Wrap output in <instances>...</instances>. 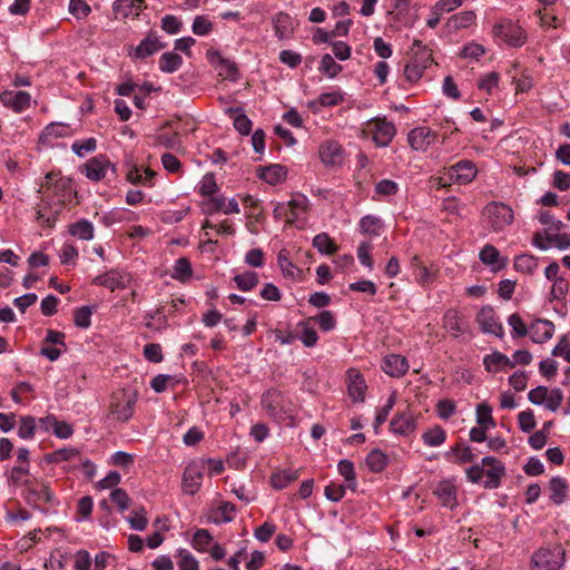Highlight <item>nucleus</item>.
<instances>
[{"instance_id": "f257e3e1", "label": "nucleus", "mask_w": 570, "mask_h": 570, "mask_svg": "<svg viewBox=\"0 0 570 570\" xmlns=\"http://www.w3.org/2000/svg\"><path fill=\"white\" fill-rule=\"evenodd\" d=\"M566 552L560 546L543 547L531 557V570H559L564 563Z\"/></svg>"}, {"instance_id": "f03ea898", "label": "nucleus", "mask_w": 570, "mask_h": 570, "mask_svg": "<svg viewBox=\"0 0 570 570\" xmlns=\"http://www.w3.org/2000/svg\"><path fill=\"white\" fill-rule=\"evenodd\" d=\"M262 405L267 413L276 419H283L293 413V404L279 391L269 390L262 396Z\"/></svg>"}, {"instance_id": "7ed1b4c3", "label": "nucleus", "mask_w": 570, "mask_h": 570, "mask_svg": "<svg viewBox=\"0 0 570 570\" xmlns=\"http://www.w3.org/2000/svg\"><path fill=\"white\" fill-rule=\"evenodd\" d=\"M483 213L488 217L493 230H503L514 219L512 208L503 203H490L484 207Z\"/></svg>"}, {"instance_id": "20e7f679", "label": "nucleus", "mask_w": 570, "mask_h": 570, "mask_svg": "<svg viewBox=\"0 0 570 570\" xmlns=\"http://www.w3.org/2000/svg\"><path fill=\"white\" fill-rule=\"evenodd\" d=\"M135 397L124 390L112 393L109 413L117 421H127L134 413Z\"/></svg>"}, {"instance_id": "39448f33", "label": "nucleus", "mask_w": 570, "mask_h": 570, "mask_svg": "<svg viewBox=\"0 0 570 570\" xmlns=\"http://www.w3.org/2000/svg\"><path fill=\"white\" fill-rule=\"evenodd\" d=\"M108 170L115 171V166L106 155H97L88 159L81 169V173L91 181L102 180Z\"/></svg>"}, {"instance_id": "423d86ee", "label": "nucleus", "mask_w": 570, "mask_h": 570, "mask_svg": "<svg viewBox=\"0 0 570 570\" xmlns=\"http://www.w3.org/2000/svg\"><path fill=\"white\" fill-rule=\"evenodd\" d=\"M23 488V497L27 503L31 505L48 504L55 498L49 485L45 482L31 480Z\"/></svg>"}, {"instance_id": "0eeeda50", "label": "nucleus", "mask_w": 570, "mask_h": 570, "mask_svg": "<svg viewBox=\"0 0 570 570\" xmlns=\"http://www.w3.org/2000/svg\"><path fill=\"white\" fill-rule=\"evenodd\" d=\"M306 209V199L303 196L293 198L287 203H279L274 208V215L277 219H285L292 224Z\"/></svg>"}, {"instance_id": "6e6552de", "label": "nucleus", "mask_w": 570, "mask_h": 570, "mask_svg": "<svg viewBox=\"0 0 570 570\" xmlns=\"http://www.w3.org/2000/svg\"><path fill=\"white\" fill-rule=\"evenodd\" d=\"M204 474V464L202 462L193 461L190 462L183 475L181 488L184 493L193 495L195 494L202 485Z\"/></svg>"}, {"instance_id": "1a4fd4ad", "label": "nucleus", "mask_w": 570, "mask_h": 570, "mask_svg": "<svg viewBox=\"0 0 570 570\" xmlns=\"http://www.w3.org/2000/svg\"><path fill=\"white\" fill-rule=\"evenodd\" d=\"M484 475L487 480L483 483L485 489H497L501 484V479L505 475V466L494 456H484L482 459Z\"/></svg>"}, {"instance_id": "9d476101", "label": "nucleus", "mask_w": 570, "mask_h": 570, "mask_svg": "<svg viewBox=\"0 0 570 570\" xmlns=\"http://www.w3.org/2000/svg\"><path fill=\"white\" fill-rule=\"evenodd\" d=\"M367 130L372 132L374 142L380 147L387 146L395 136V127L392 122L374 119L368 122Z\"/></svg>"}, {"instance_id": "9b49d317", "label": "nucleus", "mask_w": 570, "mask_h": 570, "mask_svg": "<svg viewBox=\"0 0 570 570\" xmlns=\"http://www.w3.org/2000/svg\"><path fill=\"white\" fill-rule=\"evenodd\" d=\"M476 322L484 333L493 334L498 337H503L504 331L502 324L498 321L494 309L491 306H483L478 315Z\"/></svg>"}, {"instance_id": "f8f14e48", "label": "nucleus", "mask_w": 570, "mask_h": 570, "mask_svg": "<svg viewBox=\"0 0 570 570\" xmlns=\"http://www.w3.org/2000/svg\"><path fill=\"white\" fill-rule=\"evenodd\" d=\"M0 101L4 107L19 114L30 107L31 96L27 91L4 90L0 94Z\"/></svg>"}, {"instance_id": "ddd939ff", "label": "nucleus", "mask_w": 570, "mask_h": 570, "mask_svg": "<svg viewBox=\"0 0 570 570\" xmlns=\"http://www.w3.org/2000/svg\"><path fill=\"white\" fill-rule=\"evenodd\" d=\"M436 134L428 127H417L410 131L407 141L417 151H425L435 140Z\"/></svg>"}, {"instance_id": "4468645a", "label": "nucleus", "mask_w": 570, "mask_h": 570, "mask_svg": "<svg viewBox=\"0 0 570 570\" xmlns=\"http://www.w3.org/2000/svg\"><path fill=\"white\" fill-rule=\"evenodd\" d=\"M415 428V415L410 410L397 412L390 423L391 431L400 435H409Z\"/></svg>"}, {"instance_id": "2eb2a0df", "label": "nucleus", "mask_w": 570, "mask_h": 570, "mask_svg": "<svg viewBox=\"0 0 570 570\" xmlns=\"http://www.w3.org/2000/svg\"><path fill=\"white\" fill-rule=\"evenodd\" d=\"M476 169L472 161L462 160L449 169V177L451 180L465 185L475 178Z\"/></svg>"}, {"instance_id": "dca6fc26", "label": "nucleus", "mask_w": 570, "mask_h": 570, "mask_svg": "<svg viewBox=\"0 0 570 570\" xmlns=\"http://www.w3.org/2000/svg\"><path fill=\"white\" fill-rule=\"evenodd\" d=\"M142 0H117L112 10L117 19L137 20L140 16Z\"/></svg>"}, {"instance_id": "f3484780", "label": "nucleus", "mask_w": 570, "mask_h": 570, "mask_svg": "<svg viewBox=\"0 0 570 570\" xmlns=\"http://www.w3.org/2000/svg\"><path fill=\"white\" fill-rule=\"evenodd\" d=\"M553 334L554 324L551 321L538 318L530 325V335L534 343H546Z\"/></svg>"}, {"instance_id": "a211bd4d", "label": "nucleus", "mask_w": 570, "mask_h": 570, "mask_svg": "<svg viewBox=\"0 0 570 570\" xmlns=\"http://www.w3.org/2000/svg\"><path fill=\"white\" fill-rule=\"evenodd\" d=\"M366 385L361 373L355 368L347 371V392L355 402H363Z\"/></svg>"}, {"instance_id": "6ab92c4d", "label": "nucleus", "mask_w": 570, "mask_h": 570, "mask_svg": "<svg viewBox=\"0 0 570 570\" xmlns=\"http://www.w3.org/2000/svg\"><path fill=\"white\" fill-rule=\"evenodd\" d=\"M383 371L392 377H401L409 370L407 360L399 354H390L384 358Z\"/></svg>"}, {"instance_id": "aec40b11", "label": "nucleus", "mask_w": 570, "mask_h": 570, "mask_svg": "<svg viewBox=\"0 0 570 570\" xmlns=\"http://www.w3.org/2000/svg\"><path fill=\"white\" fill-rule=\"evenodd\" d=\"M433 493L439 498L441 503L450 509H453L456 501V487L449 480H443L438 483Z\"/></svg>"}, {"instance_id": "412c9836", "label": "nucleus", "mask_w": 570, "mask_h": 570, "mask_svg": "<svg viewBox=\"0 0 570 570\" xmlns=\"http://www.w3.org/2000/svg\"><path fill=\"white\" fill-rule=\"evenodd\" d=\"M321 160L326 166H336L343 161L342 147L336 141H326L320 148Z\"/></svg>"}, {"instance_id": "4be33fe9", "label": "nucleus", "mask_w": 570, "mask_h": 570, "mask_svg": "<svg viewBox=\"0 0 570 570\" xmlns=\"http://www.w3.org/2000/svg\"><path fill=\"white\" fill-rule=\"evenodd\" d=\"M495 33L502 36L512 47H520L525 41V35L521 27L513 24H499L495 27Z\"/></svg>"}, {"instance_id": "5701e85b", "label": "nucleus", "mask_w": 570, "mask_h": 570, "mask_svg": "<svg viewBox=\"0 0 570 570\" xmlns=\"http://www.w3.org/2000/svg\"><path fill=\"white\" fill-rule=\"evenodd\" d=\"M411 61L428 68L432 63V52L421 40L415 39L410 48Z\"/></svg>"}, {"instance_id": "b1692460", "label": "nucleus", "mask_w": 570, "mask_h": 570, "mask_svg": "<svg viewBox=\"0 0 570 570\" xmlns=\"http://www.w3.org/2000/svg\"><path fill=\"white\" fill-rule=\"evenodd\" d=\"M479 257L483 264L493 266L495 269L503 268L508 264V258L501 257L500 252L489 244L481 249Z\"/></svg>"}, {"instance_id": "393cba45", "label": "nucleus", "mask_w": 570, "mask_h": 570, "mask_svg": "<svg viewBox=\"0 0 570 570\" xmlns=\"http://www.w3.org/2000/svg\"><path fill=\"white\" fill-rule=\"evenodd\" d=\"M92 284L104 286L110 291L125 287V277L117 271H109L102 275H98L92 279Z\"/></svg>"}, {"instance_id": "a878e982", "label": "nucleus", "mask_w": 570, "mask_h": 570, "mask_svg": "<svg viewBox=\"0 0 570 570\" xmlns=\"http://www.w3.org/2000/svg\"><path fill=\"white\" fill-rule=\"evenodd\" d=\"M70 134V128L68 125L62 122H51L42 130L39 140L43 145H51L52 138H62L67 137Z\"/></svg>"}, {"instance_id": "bb28decb", "label": "nucleus", "mask_w": 570, "mask_h": 570, "mask_svg": "<svg viewBox=\"0 0 570 570\" xmlns=\"http://www.w3.org/2000/svg\"><path fill=\"white\" fill-rule=\"evenodd\" d=\"M68 233L81 240H90L94 238L95 228L88 219H79L68 226Z\"/></svg>"}, {"instance_id": "cd10ccee", "label": "nucleus", "mask_w": 570, "mask_h": 570, "mask_svg": "<svg viewBox=\"0 0 570 570\" xmlns=\"http://www.w3.org/2000/svg\"><path fill=\"white\" fill-rule=\"evenodd\" d=\"M273 26L275 30V36L283 40L288 38L294 30L292 18L284 12H278L273 18Z\"/></svg>"}, {"instance_id": "c85d7f7f", "label": "nucleus", "mask_w": 570, "mask_h": 570, "mask_svg": "<svg viewBox=\"0 0 570 570\" xmlns=\"http://www.w3.org/2000/svg\"><path fill=\"white\" fill-rule=\"evenodd\" d=\"M153 528L154 531L145 539V543L148 546V548L156 549L164 542V533L169 529L167 519H156Z\"/></svg>"}, {"instance_id": "c756f323", "label": "nucleus", "mask_w": 570, "mask_h": 570, "mask_svg": "<svg viewBox=\"0 0 570 570\" xmlns=\"http://www.w3.org/2000/svg\"><path fill=\"white\" fill-rule=\"evenodd\" d=\"M80 458V452L76 448H62L45 455V461L49 464H60L62 462L73 461Z\"/></svg>"}, {"instance_id": "7c9ffc66", "label": "nucleus", "mask_w": 570, "mask_h": 570, "mask_svg": "<svg viewBox=\"0 0 570 570\" xmlns=\"http://www.w3.org/2000/svg\"><path fill=\"white\" fill-rule=\"evenodd\" d=\"M549 490L551 492L550 499L551 501L560 505L564 502L568 491L567 481L561 476H553L549 482Z\"/></svg>"}, {"instance_id": "2f4dec72", "label": "nucleus", "mask_w": 570, "mask_h": 570, "mask_svg": "<svg viewBox=\"0 0 570 570\" xmlns=\"http://www.w3.org/2000/svg\"><path fill=\"white\" fill-rule=\"evenodd\" d=\"M483 364L489 372H498L502 367H514V363L508 356L499 352L487 355L483 358Z\"/></svg>"}, {"instance_id": "473e14b6", "label": "nucleus", "mask_w": 570, "mask_h": 570, "mask_svg": "<svg viewBox=\"0 0 570 570\" xmlns=\"http://www.w3.org/2000/svg\"><path fill=\"white\" fill-rule=\"evenodd\" d=\"M443 323L446 331L455 337L462 334L465 330L464 321L459 316L458 312L453 309L445 313Z\"/></svg>"}, {"instance_id": "72a5a7b5", "label": "nucleus", "mask_w": 570, "mask_h": 570, "mask_svg": "<svg viewBox=\"0 0 570 570\" xmlns=\"http://www.w3.org/2000/svg\"><path fill=\"white\" fill-rule=\"evenodd\" d=\"M475 13L472 10L469 11H462L456 14L451 16L448 19L446 26L450 29L459 30L470 27L475 21Z\"/></svg>"}, {"instance_id": "f704fd0d", "label": "nucleus", "mask_w": 570, "mask_h": 570, "mask_svg": "<svg viewBox=\"0 0 570 570\" xmlns=\"http://www.w3.org/2000/svg\"><path fill=\"white\" fill-rule=\"evenodd\" d=\"M389 463V458L385 453H383L379 449L372 450L366 459L365 464L368 468V470L373 473H379L385 469V466Z\"/></svg>"}, {"instance_id": "c9c22d12", "label": "nucleus", "mask_w": 570, "mask_h": 570, "mask_svg": "<svg viewBox=\"0 0 570 570\" xmlns=\"http://www.w3.org/2000/svg\"><path fill=\"white\" fill-rule=\"evenodd\" d=\"M181 65V57L171 51L164 52L159 58V70L166 73H173L177 71Z\"/></svg>"}, {"instance_id": "e433bc0d", "label": "nucleus", "mask_w": 570, "mask_h": 570, "mask_svg": "<svg viewBox=\"0 0 570 570\" xmlns=\"http://www.w3.org/2000/svg\"><path fill=\"white\" fill-rule=\"evenodd\" d=\"M311 323L312 322L308 318L297 325L301 328L299 340L306 347L315 346L318 341V335Z\"/></svg>"}, {"instance_id": "4c0bfd02", "label": "nucleus", "mask_w": 570, "mask_h": 570, "mask_svg": "<svg viewBox=\"0 0 570 570\" xmlns=\"http://www.w3.org/2000/svg\"><path fill=\"white\" fill-rule=\"evenodd\" d=\"M298 478L297 471L289 469L275 472L271 478V483L275 489H284L291 482Z\"/></svg>"}, {"instance_id": "58836bf2", "label": "nucleus", "mask_w": 570, "mask_h": 570, "mask_svg": "<svg viewBox=\"0 0 570 570\" xmlns=\"http://www.w3.org/2000/svg\"><path fill=\"white\" fill-rule=\"evenodd\" d=\"M313 246L322 254H334L337 252V246L334 240L326 233L317 234L313 239Z\"/></svg>"}, {"instance_id": "ea45409f", "label": "nucleus", "mask_w": 570, "mask_h": 570, "mask_svg": "<svg viewBox=\"0 0 570 570\" xmlns=\"http://www.w3.org/2000/svg\"><path fill=\"white\" fill-rule=\"evenodd\" d=\"M538 267V259L531 254H521L514 259V268L518 272L531 274Z\"/></svg>"}, {"instance_id": "a19ab883", "label": "nucleus", "mask_w": 570, "mask_h": 570, "mask_svg": "<svg viewBox=\"0 0 570 570\" xmlns=\"http://www.w3.org/2000/svg\"><path fill=\"white\" fill-rule=\"evenodd\" d=\"M29 465H16L10 471L9 484L23 487L31 480L29 479Z\"/></svg>"}, {"instance_id": "79ce46f5", "label": "nucleus", "mask_w": 570, "mask_h": 570, "mask_svg": "<svg viewBox=\"0 0 570 570\" xmlns=\"http://www.w3.org/2000/svg\"><path fill=\"white\" fill-rule=\"evenodd\" d=\"M285 177L286 170L279 165L266 167L261 175V178L271 185H276L283 181Z\"/></svg>"}, {"instance_id": "37998d69", "label": "nucleus", "mask_w": 570, "mask_h": 570, "mask_svg": "<svg viewBox=\"0 0 570 570\" xmlns=\"http://www.w3.org/2000/svg\"><path fill=\"white\" fill-rule=\"evenodd\" d=\"M37 429V421L33 416L27 415L20 417V424L18 429L19 438L23 440L33 439Z\"/></svg>"}, {"instance_id": "c03bdc74", "label": "nucleus", "mask_w": 570, "mask_h": 570, "mask_svg": "<svg viewBox=\"0 0 570 570\" xmlns=\"http://www.w3.org/2000/svg\"><path fill=\"white\" fill-rule=\"evenodd\" d=\"M176 559L179 570H198L199 568L196 558L186 549L178 550Z\"/></svg>"}, {"instance_id": "a18cd8bd", "label": "nucleus", "mask_w": 570, "mask_h": 570, "mask_svg": "<svg viewBox=\"0 0 570 570\" xmlns=\"http://www.w3.org/2000/svg\"><path fill=\"white\" fill-rule=\"evenodd\" d=\"M236 286L244 292L253 289L258 284V276L255 272H245L234 276Z\"/></svg>"}, {"instance_id": "49530a36", "label": "nucleus", "mask_w": 570, "mask_h": 570, "mask_svg": "<svg viewBox=\"0 0 570 570\" xmlns=\"http://www.w3.org/2000/svg\"><path fill=\"white\" fill-rule=\"evenodd\" d=\"M337 470L347 482V487L352 490L356 488V475L354 464L350 460H342L337 464Z\"/></svg>"}, {"instance_id": "de8ad7c7", "label": "nucleus", "mask_w": 570, "mask_h": 570, "mask_svg": "<svg viewBox=\"0 0 570 570\" xmlns=\"http://www.w3.org/2000/svg\"><path fill=\"white\" fill-rule=\"evenodd\" d=\"M476 422L484 429H493L495 422L492 417V409L487 403H481L476 407Z\"/></svg>"}, {"instance_id": "09e8293b", "label": "nucleus", "mask_w": 570, "mask_h": 570, "mask_svg": "<svg viewBox=\"0 0 570 570\" xmlns=\"http://www.w3.org/2000/svg\"><path fill=\"white\" fill-rule=\"evenodd\" d=\"M423 441L429 446H439L444 443L446 439L445 431L436 425L423 434Z\"/></svg>"}, {"instance_id": "8fccbe9b", "label": "nucleus", "mask_w": 570, "mask_h": 570, "mask_svg": "<svg viewBox=\"0 0 570 570\" xmlns=\"http://www.w3.org/2000/svg\"><path fill=\"white\" fill-rule=\"evenodd\" d=\"M155 139V144L158 146H164L168 149L178 150L181 147L179 137L177 132L174 134H157L153 136Z\"/></svg>"}, {"instance_id": "3c124183", "label": "nucleus", "mask_w": 570, "mask_h": 570, "mask_svg": "<svg viewBox=\"0 0 570 570\" xmlns=\"http://www.w3.org/2000/svg\"><path fill=\"white\" fill-rule=\"evenodd\" d=\"M212 541L213 537L209 531L206 529H199L194 534L193 547L200 552H205L209 549Z\"/></svg>"}, {"instance_id": "603ef678", "label": "nucleus", "mask_w": 570, "mask_h": 570, "mask_svg": "<svg viewBox=\"0 0 570 570\" xmlns=\"http://www.w3.org/2000/svg\"><path fill=\"white\" fill-rule=\"evenodd\" d=\"M97 148V140L94 137L76 140L71 145V150L79 157H83L86 154L95 151Z\"/></svg>"}, {"instance_id": "864d4df0", "label": "nucleus", "mask_w": 570, "mask_h": 570, "mask_svg": "<svg viewBox=\"0 0 570 570\" xmlns=\"http://www.w3.org/2000/svg\"><path fill=\"white\" fill-rule=\"evenodd\" d=\"M228 112L230 114V116H234V127L235 129L242 134V135H248L252 130V121L249 120V118L244 115V114H238V109H233L230 108L228 110Z\"/></svg>"}, {"instance_id": "5fc2aeb1", "label": "nucleus", "mask_w": 570, "mask_h": 570, "mask_svg": "<svg viewBox=\"0 0 570 570\" xmlns=\"http://www.w3.org/2000/svg\"><path fill=\"white\" fill-rule=\"evenodd\" d=\"M92 311L89 306H81L73 312V322L77 327L88 328L91 325Z\"/></svg>"}, {"instance_id": "6e6d98bb", "label": "nucleus", "mask_w": 570, "mask_h": 570, "mask_svg": "<svg viewBox=\"0 0 570 570\" xmlns=\"http://www.w3.org/2000/svg\"><path fill=\"white\" fill-rule=\"evenodd\" d=\"M191 275V266L187 258L180 257L176 261L173 277L179 281H186Z\"/></svg>"}, {"instance_id": "4d7b16f0", "label": "nucleus", "mask_w": 570, "mask_h": 570, "mask_svg": "<svg viewBox=\"0 0 570 570\" xmlns=\"http://www.w3.org/2000/svg\"><path fill=\"white\" fill-rule=\"evenodd\" d=\"M311 322L318 324L320 328L324 332H330L335 327V317L332 312L323 311L318 316L309 317Z\"/></svg>"}, {"instance_id": "13d9d810", "label": "nucleus", "mask_w": 570, "mask_h": 570, "mask_svg": "<svg viewBox=\"0 0 570 570\" xmlns=\"http://www.w3.org/2000/svg\"><path fill=\"white\" fill-rule=\"evenodd\" d=\"M320 70L326 76L333 78L341 72L342 67L335 62L331 55L326 53L322 58Z\"/></svg>"}, {"instance_id": "bf43d9fd", "label": "nucleus", "mask_w": 570, "mask_h": 570, "mask_svg": "<svg viewBox=\"0 0 570 570\" xmlns=\"http://www.w3.org/2000/svg\"><path fill=\"white\" fill-rule=\"evenodd\" d=\"M396 402V393L393 392L390 397L386 401V404L377 412L375 422H374V429L377 430L387 419L390 412L392 411L393 406Z\"/></svg>"}, {"instance_id": "052dcab7", "label": "nucleus", "mask_w": 570, "mask_h": 570, "mask_svg": "<svg viewBox=\"0 0 570 570\" xmlns=\"http://www.w3.org/2000/svg\"><path fill=\"white\" fill-rule=\"evenodd\" d=\"M110 500L117 505L120 512L130 507V499L124 489L117 488L110 492Z\"/></svg>"}, {"instance_id": "680f3d73", "label": "nucleus", "mask_w": 570, "mask_h": 570, "mask_svg": "<svg viewBox=\"0 0 570 570\" xmlns=\"http://www.w3.org/2000/svg\"><path fill=\"white\" fill-rule=\"evenodd\" d=\"M508 324L512 327L511 334L513 337H524L528 334V328L519 314L510 315Z\"/></svg>"}, {"instance_id": "e2e57ef3", "label": "nucleus", "mask_w": 570, "mask_h": 570, "mask_svg": "<svg viewBox=\"0 0 570 570\" xmlns=\"http://www.w3.org/2000/svg\"><path fill=\"white\" fill-rule=\"evenodd\" d=\"M563 401V392L560 389L548 390V396L544 401V405L548 410L556 412L561 406Z\"/></svg>"}, {"instance_id": "0e129e2a", "label": "nucleus", "mask_w": 570, "mask_h": 570, "mask_svg": "<svg viewBox=\"0 0 570 570\" xmlns=\"http://www.w3.org/2000/svg\"><path fill=\"white\" fill-rule=\"evenodd\" d=\"M91 9L85 0H69V12L77 19L86 18Z\"/></svg>"}, {"instance_id": "69168bd1", "label": "nucleus", "mask_w": 570, "mask_h": 570, "mask_svg": "<svg viewBox=\"0 0 570 570\" xmlns=\"http://www.w3.org/2000/svg\"><path fill=\"white\" fill-rule=\"evenodd\" d=\"M223 209H225V198L223 197L209 196L203 205L204 213L208 215L223 212Z\"/></svg>"}, {"instance_id": "338daca9", "label": "nucleus", "mask_w": 570, "mask_h": 570, "mask_svg": "<svg viewBox=\"0 0 570 570\" xmlns=\"http://www.w3.org/2000/svg\"><path fill=\"white\" fill-rule=\"evenodd\" d=\"M360 227L363 233L366 234H379L380 219L375 216H364L360 222Z\"/></svg>"}, {"instance_id": "774afa93", "label": "nucleus", "mask_w": 570, "mask_h": 570, "mask_svg": "<svg viewBox=\"0 0 570 570\" xmlns=\"http://www.w3.org/2000/svg\"><path fill=\"white\" fill-rule=\"evenodd\" d=\"M520 429L523 432H530L535 428L534 414L531 410L522 411L518 415Z\"/></svg>"}]
</instances>
